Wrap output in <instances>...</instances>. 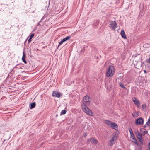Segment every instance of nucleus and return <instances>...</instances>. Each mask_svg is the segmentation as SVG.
Masks as SVG:
<instances>
[{"mask_svg":"<svg viewBox=\"0 0 150 150\" xmlns=\"http://www.w3.org/2000/svg\"><path fill=\"white\" fill-rule=\"evenodd\" d=\"M90 104V98L88 96L86 95L84 97L81 104L82 110L87 115L93 116V113L88 107Z\"/></svg>","mask_w":150,"mask_h":150,"instance_id":"nucleus-1","label":"nucleus"},{"mask_svg":"<svg viewBox=\"0 0 150 150\" xmlns=\"http://www.w3.org/2000/svg\"><path fill=\"white\" fill-rule=\"evenodd\" d=\"M115 73L114 67L112 66H109L106 72V75L107 77L112 76Z\"/></svg>","mask_w":150,"mask_h":150,"instance_id":"nucleus-2","label":"nucleus"},{"mask_svg":"<svg viewBox=\"0 0 150 150\" xmlns=\"http://www.w3.org/2000/svg\"><path fill=\"white\" fill-rule=\"evenodd\" d=\"M117 139V137L116 135L114 134L112 137H111V139L108 142V144L110 146L115 144V142Z\"/></svg>","mask_w":150,"mask_h":150,"instance_id":"nucleus-3","label":"nucleus"},{"mask_svg":"<svg viewBox=\"0 0 150 150\" xmlns=\"http://www.w3.org/2000/svg\"><path fill=\"white\" fill-rule=\"evenodd\" d=\"M109 27L113 30H115L117 27V25L115 21H112L110 22L109 24Z\"/></svg>","mask_w":150,"mask_h":150,"instance_id":"nucleus-4","label":"nucleus"},{"mask_svg":"<svg viewBox=\"0 0 150 150\" xmlns=\"http://www.w3.org/2000/svg\"><path fill=\"white\" fill-rule=\"evenodd\" d=\"M144 120L142 118L140 117L137 119L135 121V123L137 125H142L144 123Z\"/></svg>","mask_w":150,"mask_h":150,"instance_id":"nucleus-5","label":"nucleus"},{"mask_svg":"<svg viewBox=\"0 0 150 150\" xmlns=\"http://www.w3.org/2000/svg\"><path fill=\"white\" fill-rule=\"evenodd\" d=\"M132 100L135 105H136L138 107L140 106V102L139 100H137L136 98L133 97L132 98Z\"/></svg>","mask_w":150,"mask_h":150,"instance_id":"nucleus-6","label":"nucleus"},{"mask_svg":"<svg viewBox=\"0 0 150 150\" xmlns=\"http://www.w3.org/2000/svg\"><path fill=\"white\" fill-rule=\"evenodd\" d=\"M87 141L88 143L91 142L92 144H96L97 143V141L94 138L88 139Z\"/></svg>","mask_w":150,"mask_h":150,"instance_id":"nucleus-7","label":"nucleus"},{"mask_svg":"<svg viewBox=\"0 0 150 150\" xmlns=\"http://www.w3.org/2000/svg\"><path fill=\"white\" fill-rule=\"evenodd\" d=\"M60 94V93H59L56 91H54L53 92L52 96L53 97L59 98L61 96Z\"/></svg>","mask_w":150,"mask_h":150,"instance_id":"nucleus-8","label":"nucleus"},{"mask_svg":"<svg viewBox=\"0 0 150 150\" xmlns=\"http://www.w3.org/2000/svg\"><path fill=\"white\" fill-rule=\"evenodd\" d=\"M110 127L112 129H114L116 130H117L118 129V126L117 125L114 123L112 122Z\"/></svg>","mask_w":150,"mask_h":150,"instance_id":"nucleus-9","label":"nucleus"},{"mask_svg":"<svg viewBox=\"0 0 150 150\" xmlns=\"http://www.w3.org/2000/svg\"><path fill=\"white\" fill-rule=\"evenodd\" d=\"M99 23L100 21L98 20L95 21L93 23V26H94V27H97L99 24Z\"/></svg>","mask_w":150,"mask_h":150,"instance_id":"nucleus-10","label":"nucleus"},{"mask_svg":"<svg viewBox=\"0 0 150 150\" xmlns=\"http://www.w3.org/2000/svg\"><path fill=\"white\" fill-rule=\"evenodd\" d=\"M129 130L130 133V134L131 138L133 139H134V138H135V136L134 135L133 132V131H132V129L131 128H129Z\"/></svg>","mask_w":150,"mask_h":150,"instance_id":"nucleus-11","label":"nucleus"},{"mask_svg":"<svg viewBox=\"0 0 150 150\" xmlns=\"http://www.w3.org/2000/svg\"><path fill=\"white\" fill-rule=\"evenodd\" d=\"M136 137L139 139H141L142 138V137L141 134L139 132H137Z\"/></svg>","mask_w":150,"mask_h":150,"instance_id":"nucleus-12","label":"nucleus"},{"mask_svg":"<svg viewBox=\"0 0 150 150\" xmlns=\"http://www.w3.org/2000/svg\"><path fill=\"white\" fill-rule=\"evenodd\" d=\"M105 122L110 127L112 123V122L108 120H105Z\"/></svg>","mask_w":150,"mask_h":150,"instance_id":"nucleus-13","label":"nucleus"},{"mask_svg":"<svg viewBox=\"0 0 150 150\" xmlns=\"http://www.w3.org/2000/svg\"><path fill=\"white\" fill-rule=\"evenodd\" d=\"M120 34L122 37L125 39H126L127 38V37L125 34V32L123 30H121Z\"/></svg>","mask_w":150,"mask_h":150,"instance_id":"nucleus-14","label":"nucleus"},{"mask_svg":"<svg viewBox=\"0 0 150 150\" xmlns=\"http://www.w3.org/2000/svg\"><path fill=\"white\" fill-rule=\"evenodd\" d=\"M25 55L24 52H23V56L22 58V60L23 62L25 64H26L27 62L25 59Z\"/></svg>","mask_w":150,"mask_h":150,"instance_id":"nucleus-15","label":"nucleus"},{"mask_svg":"<svg viewBox=\"0 0 150 150\" xmlns=\"http://www.w3.org/2000/svg\"><path fill=\"white\" fill-rule=\"evenodd\" d=\"M139 115V112H135L134 113L132 114V116L133 117H136Z\"/></svg>","mask_w":150,"mask_h":150,"instance_id":"nucleus-16","label":"nucleus"},{"mask_svg":"<svg viewBox=\"0 0 150 150\" xmlns=\"http://www.w3.org/2000/svg\"><path fill=\"white\" fill-rule=\"evenodd\" d=\"M71 37L70 36H68L63 39V40L65 42L68 40H69L71 38Z\"/></svg>","mask_w":150,"mask_h":150,"instance_id":"nucleus-17","label":"nucleus"},{"mask_svg":"<svg viewBox=\"0 0 150 150\" xmlns=\"http://www.w3.org/2000/svg\"><path fill=\"white\" fill-rule=\"evenodd\" d=\"M35 106V102H34L30 104V108L32 109L34 108Z\"/></svg>","mask_w":150,"mask_h":150,"instance_id":"nucleus-18","label":"nucleus"},{"mask_svg":"<svg viewBox=\"0 0 150 150\" xmlns=\"http://www.w3.org/2000/svg\"><path fill=\"white\" fill-rule=\"evenodd\" d=\"M119 84L120 85V86L122 88H123L124 89H125L126 88L125 86L124 85V84L122 83H119Z\"/></svg>","mask_w":150,"mask_h":150,"instance_id":"nucleus-19","label":"nucleus"},{"mask_svg":"<svg viewBox=\"0 0 150 150\" xmlns=\"http://www.w3.org/2000/svg\"><path fill=\"white\" fill-rule=\"evenodd\" d=\"M67 111L65 110H62L61 112V115H64L66 113Z\"/></svg>","mask_w":150,"mask_h":150,"instance_id":"nucleus-20","label":"nucleus"},{"mask_svg":"<svg viewBox=\"0 0 150 150\" xmlns=\"http://www.w3.org/2000/svg\"><path fill=\"white\" fill-rule=\"evenodd\" d=\"M65 42L63 39L62 40H61V41L59 43V45L58 47H59L60 45L62 44L64 42Z\"/></svg>","mask_w":150,"mask_h":150,"instance_id":"nucleus-21","label":"nucleus"},{"mask_svg":"<svg viewBox=\"0 0 150 150\" xmlns=\"http://www.w3.org/2000/svg\"><path fill=\"white\" fill-rule=\"evenodd\" d=\"M146 125L148 126H149L150 125V121L149 119H148V121L146 123Z\"/></svg>","mask_w":150,"mask_h":150,"instance_id":"nucleus-22","label":"nucleus"},{"mask_svg":"<svg viewBox=\"0 0 150 150\" xmlns=\"http://www.w3.org/2000/svg\"><path fill=\"white\" fill-rule=\"evenodd\" d=\"M139 141H140V143H141V144L142 145H143V139L142 138V139H139Z\"/></svg>","mask_w":150,"mask_h":150,"instance_id":"nucleus-23","label":"nucleus"},{"mask_svg":"<svg viewBox=\"0 0 150 150\" xmlns=\"http://www.w3.org/2000/svg\"><path fill=\"white\" fill-rule=\"evenodd\" d=\"M113 49V47L112 46L110 47H108V51H110L112 50Z\"/></svg>","mask_w":150,"mask_h":150,"instance_id":"nucleus-24","label":"nucleus"},{"mask_svg":"<svg viewBox=\"0 0 150 150\" xmlns=\"http://www.w3.org/2000/svg\"><path fill=\"white\" fill-rule=\"evenodd\" d=\"M34 36V33L30 35V37L31 38H32Z\"/></svg>","mask_w":150,"mask_h":150,"instance_id":"nucleus-25","label":"nucleus"},{"mask_svg":"<svg viewBox=\"0 0 150 150\" xmlns=\"http://www.w3.org/2000/svg\"><path fill=\"white\" fill-rule=\"evenodd\" d=\"M148 147L149 150H150V142L148 144Z\"/></svg>","mask_w":150,"mask_h":150,"instance_id":"nucleus-26","label":"nucleus"},{"mask_svg":"<svg viewBox=\"0 0 150 150\" xmlns=\"http://www.w3.org/2000/svg\"><path fill=\"white\" fill-rule=\"evenodd\" d=\"M32 38H30L28 41V43H30L31 41Z\"/></svg>","mask_w":150,"mask_h":150,"instance_id":"nucleus-27","label":"nucleus"},{"mask_svg":"<svg viewBox=\"0 0 150 150\" xmlns=\"http://www.w3.org/2000/svg\"><path fill=\"white\" fill-rule=\"evenodd\" d=\"M134 140V141L133 142H134L135 143H136L137 142V140H136V139L135 138H134V139H133Z\"/></svg>","mask_w":150,"mask_h":150,"instance_id":"nucleus-28","label":"nucleus"},{"mask_svg":"<svg viewBox=\"0 0 150 150\" xmlns=\"http://www.w3.org/2000/svg\"><path fill=\"white\" fill-rule=\"evenodd\" d=\"M148 133V132L147 131H144V132H143V134H144L143 135H144V134H145L147 133Z\"/></svg>","mask_w":150,"mask_h":150,"instance_id":"nucleus-29","label":"nucleus"},{"mask_svg":"<svg viewBox=\"0 0 150 150\" xmlns=\"http://www.w3.org/2000/svg\"><path fill=\"white\" fill-rule=\"evenodd\" d=\"M142 107L144 109L146 108V105L144 104H143L142 105Z\"/></svg>","mask_w":150,"mask_h":150,"instance_id":"nucleus-30","label":"nucleus"},{"mask_svg":"<svg viewBox=\"0 0 150 150\" xmlns=\"http://www.w3.org/2000/svg\"><path fill=\"white\" fill-rule=\"evenodd\" d=\"M83 135L84 137H85L86 136H87V134L86 133H84L83 134Z\"/></svg>","mask_w":150,"mask_h":150,"instance_id":"nucleus-31","label":"nucleus"},{"mask_svg":"<svg viewBox=\"0 0 150 150\" xmlns=\"http://www.w3.org/2000/svg\"><path fill=\"white\" fill-rule=\"evenodd\" d=\"M148 127V126L146 125L145 124L144 126V128H145Z\"/></svg>","mask_w":150,"mask_h":150,"instance_id":"nucleus-32","label":"nucleus"},{"mask_svg":"<svg viewBox=\"0 0 150 150\" xmlns=\"http://www.w3.org/2000/svg\"><path fill=\"white\" fill-rule=\"evenodd\" d=\"M144 72L146 73V70H144Z\"/></svg>","mask_w":150,"mask_h":150,"instance_id":"nucleus-33","label":"nucleus"},{"mask_svg":"<svg viewBox=\"0 0 150 150\" xmlns=\"http://www.w3.org/2000/svg\"><path fill=\"white\" fill-rule=\"evenodd\" d=\"M148 119H149V120H150V117H149V118Z\"/></svg>","mask_w":150,"mask_h":150,"instance_id":"nucleus-34","label":"nucleus"}]
</instances>
